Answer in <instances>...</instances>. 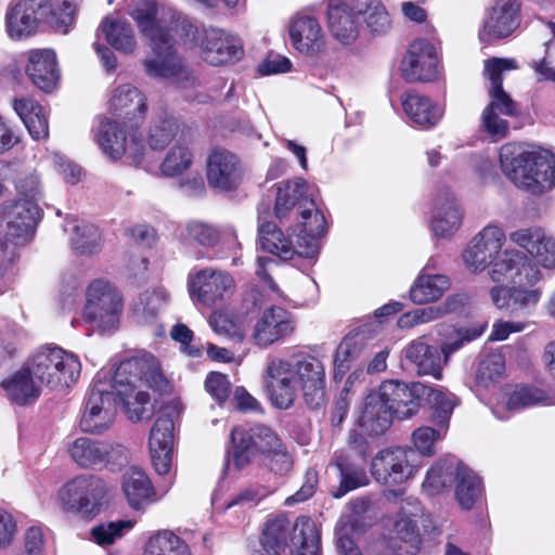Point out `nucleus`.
<instances>
[{
    "label": "nucleus",
    "mask_w": 555,
    "mask_h": 555,
    "mask_svg": "<svg viewBox=\"0 0 555 555\" xmlns=\"http://www.w3.org/2000/svg\"><path fill=\"white\" fill-rule=\"evenodd\" d=\"M504 372V360L500 354H490L478 367V378L482 383L496 380Z\"/></svg>",
    "instance_id": "nucleus-63"
},
{
    "label": "nucleus",
    "mask_w": 555,
    "mask_h": 555,
    "mask_svg": "<svg viewBox=\"0 0 555 555\" xmlns=\"http://www.w3.org/2000/svg\"><path fill=\"white\" fill-rule=\"evenodd\" d=\"M194 159V154L190 149L184 133L167 151L164 160L160 164V171L166 177H176L188 171Z\"/></svg>",
    "instance_id": "nucleus-45"
},
{
    "label": "nucleus",
    "mask_w": 555,
    "mask_h": 555,
    "mask_svg": "<svg viewBox=\"0 0 555 555\" xmlns=\"http://www.w3.org/2000/svg\"><path fill=\"white\" fill-rule=\"evenodd\" d=\"M437 428L429 426H422L414 430L412 435L413 443L415 448L423 455H433L435 453V442L442 439L449 427V422L442 426L441 424L434 423Z\"/></svg>",
    "instance_id": "nucleus-59"
},
{
    "label": "nucleus",
    "mask_w": 555,
    "mask_h": 555,
    "mask_svg": "<svg viewBox=\"0 0 555 555\" xmlns=\"http://www.w3.org/2000/svg\"><path fill=\"white\" fill-rule=\"evenodd\" d=\"M162 378L153 357L132 358L122 361L115 373L117 403L122 402L129 418L133 422L150 420L153 405L150 395L137 389V382L149 386L157 384Z\"/></svg>",
    "instance_id": "nucleus-6"
},
{
    "label": "nucleus",
    "mask_w": 555,
    "mask_h": 555,
    "mask_svg": "<svg viewBox=\"0 0 555 555\" xmlns=\"http://www.w3.org/2000/svg\"><path fill=\"white\" fill-rule=\"evenodd\" d=\"M519 26V3L517 0H495L488 12L482 30L479 34L481 41L491 42L495 39L506 38Z\"/></svg>",
    "instance_id": "nucleus-26"
},
{
    "label": "nucleus",
    "mask_w": 555,
    "mask_h": 555,
    "mask_svg": "<svg viewBox=\"0 0 555 555\" xmlns=\"http://www.w3.org/2000/svg\"><path fill=\"white\" fill-rule=\"evenodd\" d=\"M96 36H103L111 47L125 54L133 53L137 48L133 29L126 20L104 17L96 29Z\"/></svg>",
    "instance_id": "nucleus-35"
},
{
    "label": "nucleus",
    "mask_w": 555,
    "mask_h": 555,
    "mask_svg": "<svg viewBox=\"0 0 555 555\" xmlns=\"http://www.w3.org/2000/svg\"><path fill=\"white\" fill-rule=\"evenodd\" d=\"M180 235L185 242H194L204 247L216 245L220 237L215 225L197 220L188 222Z\"/></svg>",
    "instance_id": "nucleus-57"
},
{
    "label": "nucleus",
    "mask_w": 555,
    "mask_h": 555,
    "mask_svg": "<svg viewBox=\"0 0 555 555\" xmlns=\"http://www.w3.org/2000/svg\"><path fill=\"white\" fill-rule=\"evenodd\" d=\"M362 350V338L358 335L346 336L338 345L334 358L335 378H341L350 369V363L356 360Z\"/></svg>",
    "instance_id": "nucleus-56"
},
{
    "label": "nucleus",
    "mask_w": 555,
    "mask_h": 555,
    "mask_svg": "<svg viewBox=\"0 0 555 555\" xmlns=\"http://www.w3.org/2000/svg\"><path fill=\"white\" fill-rule=\"evenodd\" d=\"M144 555H190V553L178 535L163 530L149 539Z\"/></svg>",
    "instance_id": "nucleus-53"
},
{
    "label": "nucleus",
    "mask_w": 555,
    "mask_h": 555,
    "mask_svg": "<svg viewBox=\"0 0 555 555\" xmlns=\"http://www.w3.org/2000/svg\"><path fill=\"white\" fill-rule=\"evenodd\" d=\"M171 412L164 411L155 421L149 438V447L153 465L159 475H166L170 470L175 421Z\"/></svg>",
    "instance_id": "nucleus-23"
},
{
    "label": "nucleus",
    "mask_w": 555,
    "mask_h": 555,
    "mask_svg": "<svg viewBox=\"0 0 555 555\" xmlns=\"http://www.w3.org/2000/svg\"><path fill=\"white\" fill-rule=\"evenodd\" d=\"M306 192L307 182L301 178L280 183L275 199L276 218L280 220L285 218L297 203L300 208L306 206L309 203L305 196Z\"/></svg>",
    "instance_id": "nucleus-42"
},
{
    "label": "nucleus",
    "mask_w": 555,
    "mask_h": 555,
    "mask_svg": "<svg viewBox=\"0 0 555 555\" xmlns=\"http://www.w3.org/2000/svg\"><path fill=\"white\" fill-rule=\"evenodd\" d=\"M543 231L540 227L521 228L511 232L508 238L529 255L539 254V244L543 240Z\"/></svg>",
    "instance_id": "nucleus-60"
},
{
    "label": "nucleus",
    "mask_w": 555,
    "mask_h": 555,
    "mask_svg": "<svg viewBox=\"0 0 555 555\" xmlns=\"http://www.w3.org/2000/svg\"><path fill=\"white\" fill-rule=\"evenodd\" d=\"M393 421L391 412L377 393V391L370 392L359 411L356 418V427L353 429L362 437L364 435L371 437H378L384 435L390 427Z\"/></svg>",
    "instance_id": "nucleus-28"
},
{
    "label": "nucleus",
    "mask_w": 555,
    "mask_h": 555,
    "mask_svg": "<svg viewBox=\"0 0 555 555\" xmlns=\"http://www.w3.org/2000/svg\"><path fill=\"white\" fill-rule=\"evenodd\" d=\"M352 3L350 7L341 0H330L327 5L328 28L333 37L344 44L353 42L359 34Z\"/></svg>",
    "instance_id": "nucleus-33"
},
{
    "label": "nucleus",
    "mask_w": 555,
    "mask_h": 555,
    "mask_svg": "<svg viewBox=\"0 0 555 555\" xmlns=\"http://www.w3.org/2000/svg\"><path fill=\"white\" fill-rule=\"evenodd\" d=\"M180 125L178 119L168 112L160 113L154 118L149 128L146 142L152 151H163L179 137Z\"/></svg>",
    "instance_id": "nucleus-43"
},
{
    "label": "nucleus",
    "mask_w": 555,
    "mask_h": 555,
    "mask_svg": "<svg viewBox=\"0 0 555 555\" xmlns=\"http://www.w3.org/2000/svg\"><path fill=\"white\" fill-rule=\"evenodd\" d=\"M462 305V296H451L441 305L417 308L403 313L398 320V325L400 328H411L420 324L429 323L455 311Z\"/></svg>",
    "instance_id": "nucleus-38"
},
{
    "label": "nucleus",
    "mask_w": 555,
    "mask_h": 555,
    "mask_svg": "<svg viewBox=\"0 0 555 555\" xmlns=\"http://www.w3.org/2000/svg\"><path fill=\"white\" fill-rule=\"evenodd\" d=\"M293 47L308 57H318L325 52V36L319 21L310 15L295 16L289 25Z\"/></svg>",
    "instance_id": "nucleus-27"
},
{
    "label": "nucleus",
    "mask_w": 555,
    "mask_h": 555,
    "mask_svg": "<svg viewBox=\"0 0 555 555\" xmlns=\"http://www.w3.org/2000/svg\"><path fill=\"white\" fill-rule=\"evenodd\" d=\"M205 388L219 404H222L229 397L230 382L225 375L212 372L205 380Z\"/></svg>",
    "instance_id": "nucleus-62"
},
{
    "label": "nucleus",
    "mask_w": 555,
    "mask_h": 555,
    "mask_svg": "<svg viewBox=\"0 0 555 555\" xmlns=\"http://www.w3.org/2000/svg\"><path fill=\"white\" fill-rule=\"evenodd\" d=\"M122 490L132 508H142L154 501L155 491L150 478L137 467H131L124 475Z\"/></svg>",
    "instance_id": "nucleus-37"
},
{
    "label": "nucleus",
    "mask_w": 555,
    "mask_h": 555,
    "mask_svg": "<svg viewBox=\"0 0 555 555\" xmlns=\"http://www.w3.org/2000/svg\"><path fill=\"white\" fill-rule=\"evenodd\" d=\"M263 379L271 402L279 409L294 404L298 384L305 402L311 409H319L325 403V370L313 356L299 357L293 362L272 358L267 363Z\"/></svg>",
    "instance_id": "nucleus-2"
},
{
    "label": "nucleus",
    "mask_w": 555,
    "mask_h": 555,
    "mask_svg": "<svg viewBox=\"0 0 555 555\" xmlns=\"http://www.w3.org/2000/svg\"><path fill=\"white\" fill-rule=\"evenodd\" d=\"M83 319L100 332L117 328L124 309L120 292L105 280H94L86 292Z\"/></svg>",
    "instance_id": "nucleus-11"
},
{
    "label": "nucleus",
    "mask_w": 555,
    "mask_h": 555,
    "mask_svg": "<svg viewBox=\"0 0 555 555\" xmlns=\"http://www.w3.org/2000/svg\"><path fill=\"white\" fill-rule=\"evenodd\" d=\"M70 459L81 468L100 469L109 467L119 469L128 463V451L109 441L79 437L68 444Z\"/></svg>",
    "instance_id": "nucleus-14"
},
{
    "label": "nucleus",
    "mask_w": 555,
    "mask_h": 555,
    "mask_svg": "<svg viewBox=\"0 0 555 555\" xmlns=\"http://www.w3.org/2000/svg\"><path fill=\"white\" fill-rule=\"evenodd\" d=\"M259 243L263 250L282 260L292 259L297 254V242L286 237L274 223L263 222L259 225Z\"/></svg>",
    "instance_id": "nucleus-41"
},
{
    "label": "nucleus",
    "mask_w": 555,
    "mask_h": 555,
    "mask_svg": "<svg viewBox=\"0 0 555 555\" xmlns=\"http://www.w3.org/2000/svg\"><path fill=\"white\" fill-rule=\"evenodd\" d=\"M297 532L292 537L294 555H320V532L311 520H302L295 527Z\"/></svg>",
    "instance_id": "nucleus-51"
},
{
    "label": "nucleus",
    "mask_w": 555,
    "mask_h": 555,
    "mask_svg": "<svg viewBox=\"0 0 555 555\" xmlns=\"http://www.w3.org/2000/svg\"><path fill=\"white\" fill-rule=\"evenodd\" d=\"M188 287L194 301L212 307L233 294L235 283L228 272L205 268L190 274Z\"/></svg>",
    "instance_id": "nucleus-19"
},
{
    "label": "nucleus",
    "mask_w": 555,
    "mask_h": 555,
    "mask_svg": "<svg viewBox=\"0 0 555 555\" xmlns=\"http://www.w3.org/2000/svg\"><path fill=\"white\" fill-rule=\"evenodd\" d=\"M370 453L367 440L354 430L348 437V448L336 451L332 464L339 473V486L333 492L334 498H343L348 492L369 483L364 465Z\"/></svg>",
    "instance_id": "nucleus-12"
},
{
    "label": "nucleus",
    "mask_w": 555,
    "mask_h": 555,
    "mask_svg": "<svg viewBox=\"0 0 555 555\" xmlns=\"http://www.w3.org/2000/svg\"><path fill=\"white\" fill-rule=\"evenodd\" d=\"M131 16L141 33L150 39L154 52L153 57L143 62L146 75L169 81L180 89L194 87L196 78L177 55L173 43L195 44V25L172 9L158 8L154 0H138Z\"/></svg>",
    "instance_id": "nucleus-1"
},
{
    "label": "nucleus",
    "mask_w": 555,
    "mask_h": 555,
    "mask_svg": "<svg viewBox=\"0 0 555 555\" xmlns=\"http://www.w3.org/2000/svg\"><path fill=\"white\" fill-rule=\"evenodd\" d=\"M500 164L511 181L532 193L555 185V157L548 151H529L521 144L507 143L500 150Z\"/></svg>",
    "instance_id": "nucleus-5"
},
{
    "label": "nucleus",
    "mask_w": 555,
    "mask_h": 555,
    "mask_svg": "<svg viewBox=\"0 0 555 555\" xmlns=\"http://www.w3.org/2000/svg\"><path fill=\"white\" fill-rule=\"evenodd\" d=\"M0 386L8 398L18 405L33 403L40 396V384L28 364L4 378Z\"/></svg>",
    "instance_id": "nucleus-31"
},
{
    "label": "nucleus",
    "mask_w": 555,
    "mask_h": 555,
    "mask_svg": "<svg viewBox=\"0 0 555 555\" xmlns=\"http://www.w3.org/2000/svg\"><path fill=\"white\" fill-rule=\"evenodd\" d=\"M109 109L117 115L125 114L129 119H143L146 112V98L135 87L127 83L113 91Z\"/></svg>",
    "instance_id": "nucleus-36"
},
{
    "label": "nucleus",
    "mask_w": 555,
    "mask_h": 555,
    "mask_svg": "<svg viewBox=\"0 0 555 555\" xmlns=\"http://www.w3.org/2000/svg\"><path fill=\"white\" fill-rule=\"evenodd\" d=\"M352 10L363 17L369 31L373 35H385L391 28L390 15L380 0H352Z\"/></svg>",
    "instance_id": "nucleus-39"
},
{
    "label": "nucleus",
    "mask_w": 555,
    "mask_h": 555,
    "mask_svg": "<svg viewBox=\"0 0 555 555\" xmlns=\"http://www.w3.org/2000/svg\"><path fill=\"white\" fill-rule=\"evenodd\" d=\"M196 43L185 46L189 49L199 48L202 59L210 65L220 66L234 63L244 54L240 38L221 29H198L196 26Z\"/></svg>",
    "instance_id": "nucleus-17"
},
{
    "label": "nucleus",
    "mask_w": 555,
    "mask_h": 555,
    "mask_svg": "<svg viewBox=\"0 0 555 555\" xmlns=\"http://www.w3.org/2000/svg\"><path fill=\"white\" fill-rule=\"evenodd\" d=\"M539 403L555 404V400H548L544 391L535 387L515 386L505 392V405L509 411H518Z\"/></svg>",
    "instance_id": "nucleus-52"
},
{
    "label": "nucleus",
    "mask_w": 555,
    "mask_h": 555,
    "mask_svg": "<svg viewBox=\"0 0 555 555\" xmlns=\"http://www.w3.org/2000/svg\"><path fill=\"white\" fill-rule=\"evenodd\" d=\"M393 418L409 420L416 415L423 403L433 409L431 422L444 426L451 418L459 399L452 392L420 382L410 384L398 379L384 380L376 390Z\"/></svg>",
    "instance_id": "nucleus-4"
},
{
    "label": "nucleus",
    "mask_w": 555,
    "mask_h": 555,
    "mask_svg": "<svg viewBox=\"0 0 555 555\" xmlns=\"http://www.w3.org/2000/svg\"><path fill=\"white\" fill-rule=\"evenodd\" d=\"M462 212L449 192H444L436 199L431 217V230L437 237H450L461 227Z\"/></svg>",
    "instance_id": "nucleus-32"
},
{
    "label": "nucleus",
    "mask_w": 555,
    "mask_h": 555,
    "mask_svg": "<svg viewBox=\"0 0 555 555\" xmlns=\"http://www.w3.org/2000/svg\"><path fill=\"white\" fill-rule=\"evenodd\" d=\"M297 255L313 259L319 255L320 237L325 234L326 221L324 215L317 208L315 203L310 199L308 206L299 211V219L296 232Z\"/></svg>",
    "instance_id": "nucleus-22"
},
{
    "label": "nucleus",
    "mask_w": 555,
    "mask_h": 555,
    "mask_svg": "<svg viewBox=\"0 0 555 555\" xmlns=\"http://www.w3.org/2000/svg\"><path fill=\"white\" fill-rule=\"evenodd\" d=\"M437 64L435 47L424 39H417L402 60V76L410 82L433 80L437 76Z\"/></svg>",
    "instance_id": "nucleus-25"
},
{
    "label": "nucleus",
    "mask_w": 555,
    "mask_h": 555,
    "mask_svg": "<svg viewBox=\"0 0 555 555\" xmlns=\"http://www.w3.org/2000/svg\"><path fill=\"white\" fill-rule=\"evenodd\" d=\"M40 218L39 205L14 199H7L0 204V228H3L0 253L4 264H14L18 261L21 250L35 237Z\"/></svg>",
    "instance_id": "nucleus-7"
},
{
    "label": "nucleus",
    "mask_w": 555,
    "mask_h": 555,
    "mask_svg": "<svg viewBox=\"0 0 555 555\" xmlns=\"http://www.w3.org/2000/svg\"><path fill=\"white\" fill-rule=\"evenodd\" d=\"M530 267L537 272L535 279L528 281L521 279L520 283L515 282L513 279H506L503 283L509 282L513 286H494L491 288V300L498 309L518 315L537 306L541 299L542 291L539 287H534V285L540 281L541 272L531 261Z\"/></svg>",
    "instance_id": "nucleus-16"
},
{
    "label": "nucleus",
    "mask_w": 555,
    "mask_h": 555,
    "mask_svg": "<svg viewBox=\"0 0 555 555\" xmlns=\"http://www.w3.org/2000/svg\"><path fill=\"white\" fill-rule=\"evenodd\" d=\"M169 295L164 289L143 292L134 304V314L142 321L155 318L168 304Z\"/></svg>",
    "instance_id": "nucleus-55"
},
{
    "label": "nucleus",
    "mask_w": 555,
    "mask_h": 555,
    "mask_svg": "<svg viewBox=\"0 0 555 555\" xmlns=\"http://www.w3.org/2000/svg\"><path fill=\"white\" fill-rule=\"evenodd\" d=\"M461 465L462 463L455 457H448L438 461L427 472L426 478L423 482V489L429 495H434L440 490L450 487L454 482Z\"/></svg>",
    "instance_id": "nucleus-48"
},
{
    "label": "nucleus",
    "mask_w": 555,
    "mask_h": 555,
    "mask_svg": "<svg viewBox=\"0 0 555 555\" xmlns=\"http://www.w3.org/2000/svg\"><path fill=\"white\" fill-rule=\"evenodd\" d=\"M255 433L258 454L269 455L283 446L276 434L269 427L262 425L255 426Z\"/></svg>",
    "instance_id": "nucleus-64"
},
{
    "label": "nucleus",
    "mask_w": 555,
    "mask_h": 555,
    "mask_svg": "<svg viewBox=\"0 0 555 555\" xmlns=\"http://www.w3.org/2000/svg\"><path fill=\"white\" fill-rule=\"evenodd\" d=\"M301 522H296L292 526L289 519L284 514L269 516L262 531L263 551L270 548V551H279L281 553V550L287 545L291 530H295V527ZM296 533L294 531V535Z\"/></svg>",
    "instance_id": "nucleus-47"
},
{
    "label": "nucleus",
    "mask_w": 555,
    "mask_h": 555,
    "mask_svg": "<svg viewBox=\"0 0 555 555\" xmlns=\"http://www.w3.org/2000/svg\"><path fill=\"white\" fill-rule=\"evenodd\" d=\"M51 12L49 0H12L5 11V31L11 39L21 40L36 34L43 24L64 27L70 21L69 15L56 20Z\"/></svg>",
    "instance_id": "nucleus-10"
},
{
    "label": "nucleus",
    "mask_w": 555,
    "mask_h": 555,
    "mask_svg": "<svg viewBox=\"0 0 555 555\" xmlns=\"http://www.w3.org/2000/svg\"><path fill=\"white\" fill-rule=\"evenodd\" d=\"M403 359L409 362L418 376L442 378L443 360L439 348L425 341V337L411 340L402 350Z\"/></svg>",
    "instance_id": "nucleus-29"
},
{
    "label": "nucleus",
    "mask_w": 555,
    "mask_h": 555,
    "mask_svg": "<svg viewBox=\"0 0 555 555\" xmlns=\"http://www.w3.org/2000/svg\"><path fill=\"white\" fill-rule=\"evenodd\" d=\"M514 59L493 57L485 62V75L490 81L489 95L491 101L486 106L505 116H514L517 113L516 103L503 90L504 74L517 69Z\"/></svg>",
    "instance_id": "nucleus-24"
},
{
    "label": "nucleus",
    "mask_w": 555,
    "mask_h": 555,
    "mask_svg": "<svg viewBox=\"0 0 555 555\" xmlns=\"http://www.w3.org/2000/svg\"><path fill=\"white\" fill-rule=\"evenodd\" d=\"M72 246L80 255L91 256L99 253L102 247L99 229L89 223L76 225L72 237Z\"/></svg>",
    "instance_id": "nucleus-54"
},
{
    "label": "nucleus",
    "mask_w": 555,
    "mask_h": 555,
    "mask_svg": "<svg viewBox=\"0 0 555 555\" xmlns=\"http://www.w3.org/2000/svg\"><path fill=\"white\" fill-rule=\"evenodd\" d=\"M13 183L18 196L15 199L16 202L39 205V202L43 198V183L36 170L26 169L18 172Z\"/></svg>",
    "instance_id": "nucleus-50"
},
{
    "label": "nucleus",
    "mask_w": 555,
    "mask_h": 555,
    "mask_svg": "<svg viewBox=\"0 0 555 555\" xmlns=\"http://www.w3.org/2000/svg\"><path fill=\"white\" fill-rule=\"evenodd\" d=\"M297 327L295 315L285 308L271 305L257 318L250 338L260 348L280 344L289 337Z\"/></svg>",
    "instance_id": "nucleus-18"
},
{
    "label": "nucleus",
    "mask_w": 555,
    "mask_h": 555,
    "mask_svg": "<svg viewBox=\"0 0 555 555\" xmlns=\"http://www.w3.org/2000/svg\"><path fill=\"white\" fill-rule=\"evenodd\" d=\"M106 491L103 479L85 474L66 482L59 491V499L65 511L93 517L100 513Z\"/></svg>",
    "instance_id": "nucleus-13"
},
{
    "label": "nucleus",
    "mask_w": 555,
    "mask_h": 555,
    "mask_svg": "<svg viewBox=\"0 0 555 555\" xmlns=\"http://www.w3.org/2000/svg\"><path fill=\"white\" fill-rule=\"evenodd\" d=\"M35 378L52 389L69 387L81 370L77 356L59 347L38 350L28 362Z\"/></svg>",
    "instance_id": "nucleus-9"
},
{
    "label": "nucleus",
    "mask_w": 555,
    "mask_h": 555,
    "mask_svg": "<svg viewBox=\"0 0 555 555\" xmlns=\"http://www.w3.org/2000/svg\"><path fill=\"white\" fill-rule=\"evenodd\" d=\"M505 240L506 235L501 228L485 227L463 251L466 267L474 272L491 267L489 275L494 283H503L506 279L518 283L521 279H535L537 272L530 267L527 256L516 249H502Z\"/></svg>",
    "instance_id": "nucleus-3"
},
{
    "label": "nucleus",
    "mask_w": 555,
    "mask_h": 555,
    "mask_svg": "<svg viewBox=\"0 0 555 555\" xmlns=\"http://www.w3.org/2000/svg\"><path fill=\"white\" fill-rule=\"evenodd\" d=\"M27 56L26 74L40 90L51 92L60 78L55 52L51 49H35Z\"/></svg>",
    "instance_id": "nucleus-30"
},
{
    "label": "nucleus",
    "mask_w": 555,
    "mask_h": 555,
    "mask_svg": "<svg viewBox=\"0 0 555 555\" xmlns=\"http://www.w3.org/2000/svg\"><path fill=\"white\" fill-rule=\"evenodd\" d=\"M208 185L219 192H229L238 188L243 178L240 158L225 149H214L206 163Z\"/></svg>",
    "instance_id": "nucleus-21"
},
{
    "label": "nucleus",
    "mask_w": 555,
    "mask_h": 555,
    "mask_svg": "<svg viewBox=\"0 0 555 555\" xmlns=\"http://www.w3.org/2000/svg\"><path fill=\"white\" fill-rule=\"evenodd\" d=\"M230 437L234 465L243 469L258 455L255 427L236 426Z\"/></svg>",
    "instance_id": "nucleus-46"
},
{
    "label": "nucleus",
    "mask_w": 555,
    "mask_h": 555,
    "mask_svg": "<svg viewBox=\"0 0 555 555\" xmlns=\"http://www.w3.org/2000/svg\"><path fill=\"white\" fill-rule=\"evenodd\" d=\"M454 482L457 503L463 509H470L482 493L480 478L472 469L462 464L457 470Z\"/></svg>",
    "instance_id": "nucleus-49"
},
{
    "label": "nucleus",
    "mask_w": 555,
    "mask_h": 555,
    "mask_svg": "<svg viewBox=\"0 0 555 555\" xmlns=\"http://www.w3.org/2000/svg\"><path fill=\"white\" fill-rule=\"evenodd\" d=\"M131 520L101 522L91 529V539L101 546L111 545L133 527Z\"/></svg>",
    "instance_id": "nucleus-58"
},
{
    "label": "nucleus",
    "mask_w": 555,
    "mask_h": 555,
    "mask_svg": "<svg viewBox=\"0 0 555 555\" xmlns=\"http://www.w3.org/2000/svg\"><path fill=\"white\" fill-rule=\"evenodd\" d=\"M94 138L102 152L111 159H119L127 151L138 165L147 157L144 144L132 138L128 145L125 129L109 118H100Z\"/></svg>",
    "instance_id": "nucleus-20"
},
{
    "label": "nucleus",
    "mask_w": 555,
    "mask_h": 555,
    "mask_svg": "<svg viewBox=\"0 0 555 555\" xmlns=\"http://www.w3.org/2000/svg\"><path fill=\"white\" fill-rule=\"evenodd\" d=\"M14 109L34 140L49 137L48 119L41 105L31 99H20L14 101Z\"/></svg>",
    "instance_id": "nucleus-40"
},
{
    "label": "nucleus",
    "mask_w": 555,
    "mask_h": 555,
    "mask_svg": "<svg viewBox=\"0 0 555 555\" xmlns=\"http://www.w3.org/2000/svg\"><path fill=\"white\" fill-rule=\"evenodd\" d=\"M416 453L411 448H386L376 453L371 462L373 478L385 486L401 485L417 472Z\"/></svg>",
    "instance_id": "nucleus-15"
},
{
    "label": "nucleus",
    "mask_w": 555,
    "mask_h": 555,
    "mask_svg": "<svg viewBox=\"0 0 555 555\" xmlns=\"http://www.w3.org/2000/svg\"><path fill=\"white\" fill-rule=\"evenodd\" d=\"M117 411L115 376L102 379L98 375L89 389L79 421L80 429L91 435L105 433L114 423Z\"/></svg>",
    "instance_id": "nucleus-8"
},
{
    "label": "nucleus",
    "mask_w": 555,
    "mask_h": 555,
    "mask_svg": "<svg viewBox=\"0 0 555 555\" xmlns=\"http://www.w3.org/2000/svg\"><path fill=\"white\" fill-rule=\"evenodd\" d=\"M209 324L217 334L223 335L233 341L240 343L244 338L243 327L234 323L227 314L212 313Z\"/></svg>",
    "instance_id": "nucleus-61"
},
{
    "label": "nucleus",
    "mask_w": 555,
    "mask_h": 555,
    "mask_svg": "<svg viewBox=\"0 0 555 555\" xmlns=\"http://www.w3.org/2000/svg\"><path fill=\"white\" fill-rule=\"evenodd\" d=\"M401 104L410 120L425 129L436 126L443 114L429 98L415 91L405 92L401 96Z\"/></svg>",
    "instance_id": "nucleus-34"
},
{
    "label": "nucleus",
    "mask_w": 555,
    "mask_h": 555,
    "mask_svg": "<svg viewBox=\"0 0 555 555\" xmlns=\"http://www.w3.org/2000/svg\"><path fill=\"white\" fill-rule=\"evenodd\" d=\"M450 287V280L443 274L422 273L410 289L413 302L424 305L439 299Z\"/></svg>",
    "instance_id": "nucleus-44"
}]
</instances>
